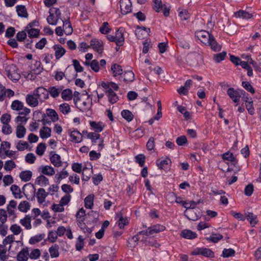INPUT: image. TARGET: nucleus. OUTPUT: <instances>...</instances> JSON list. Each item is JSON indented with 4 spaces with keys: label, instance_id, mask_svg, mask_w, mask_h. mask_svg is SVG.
<instances>
[{
    "label": "nucleus",
    "instance_id": "obj_16",
    "mask_svg": "<svg viewBox=\"0 0 261 261\" xmlns=\"http://www.w3.org/2000/svg\"><path fill=\"white\" fill-rule=\"evenodd\" d=\"M171 163V160L169 158H166L161 161L157 160V166L161 169L166 170L169 168L170 164Z\"/></svg>",
    "mask_w": 261,
    "mask_h": 261
},
{
    "label": "nucleus",
    "instance_id": "obj_46",
    "mask_svg": "<svg viewBox=\"0 0 261 261\" xmlns=\"http://www.w3.org/2000/svg\"><path fill=\"white\" fill-rule=\"evenodd\" d=\"M18 210L20 212H27L30 208V203L27 201H21L18 206Z\"/></svg>",
    "mask_w": 261,
    "mask_h": 261
},
{
    "label": "nucleus",
    "instance_id": "obj_3",
    "mask_svg": "<svg viewBox=\"0 0 261 261\" xmlns=\"http://www.w3.org/2000/svg\"><path fill=\"white\" fill-rule=\"evenodd\" d=\"M195 34L198 39L205 45L209 42L210 39L213 36L208 32L203 30L196 32Z\"/></svg>",
    "mask_w": 261,
    "mask_h": 261
},
{
    "label": "nucleus",
    "instance_id": "obj_25",
    "mask_svg": "<svg viewBox=\"0 0 261 261\" xmlns=\"http://www.w3.org/2000/svg\"><path fill=\"white\" fill-rule=\"evenodd\" d=\"M51 163L55 167H60L62 165V162L60 156L56 153H54L50 158Z\"/></svg>",
    "mask_w": 261,
    "mask_h": 261
},
{
    "label": "nucleus",
    "instance_id": "obj_36",
    "mask_svg": "<svg viewBox=\"0 0 261 261\" xmlns=\"http://www.w3.org/2000/svg\"><path fill=\"white\" fill-rule=\"evenodd\" d=\"M85 133H86L88 138L91 139L93 144L97 143L100 137L99 134L96 133H88L87 132H85Z\"/></svg>",
    "mask_w": 261,
    "mask_h": 261
},
{
    "label": "nucleus",
    "instance_id": "obj_18",
    "mask_svg": "<svg viewBox=\"0 0 261 261\" xmlns=\"http://www.w3.org/2000/svg\"><path fill=\"white\" fill-rule=\"evenodd\" d=\"M236 17L242 18L244 19H248L253 17L252 13H249L246 11L240 10L234 13Z\"/></svg>",
    "mask_w": 261,
    "mask_h": 261
},
{
    "label": "nucleus",
    "instance_id": "obj_34",
    "mask_svg": "<svg viewBox=\"0 0 261 261\" xmlns=\"http://www.w3.org/2000/svg\"><path fill=\"white\" fill-rule=\"evenodd\" d=\"M31 221V217L29 215H27L23 219L20 220V223L27 229H30L32 228Z\"/></svg>",
    "mask_w": 261,
    "mask_h": 261
},
{
    "label": "nucleus",
    "instance_id": "obj_42",
    "mask_svg": "<svg viewBox=\"0 0 261 261\" xmlns=\"http://www.w3.org/2000/svg\"><path fill=\"white\" fill-rule=\"evenodd\" d=\"M94 196L90 195L87 196L85 199V206L87 208L91 209L93 206Z\"/></svg>",
    "mask_w": 261,
    "mask_h": 261
},
{
    "label": "nucleus",
    "instance_id": "obj_4",
    "mask_svg": "<svg viewBox=\"0 0 261 261\" xmlns=\"http://www.w3.org/2000/svg\"><path fill=\"white\" fill-rule=\"evenodd\" d=\"M120 6L122 14L125 15L132 11V3L130 0H120Z\"/></svg>",
    "mask_w": 261,
    "mask_h": 261
},
{
    "label": "nucleus",
    "instance_id": "obj_60",
    "mask_svg": "<svg viewBox=\"0 0 261 261\" xmlns=\"http://www.w3.org/2000/svg\"><path fill=\"white\" fill-rule=\"evenodd\" d=\"M136 161L141 167L144 165L145 156L143 154H140L135 156Z\"/></svg>",
    "mask_w": 261,
    "mask_h": 261
},
{
    "label": "nucleus",
    "instance_id": "obj_23",
    "mask_svg": "<svg viewBox=\"0 0 261 261\" xmlns=\"http://www.w3.org/2000/svg\"><path fill=\"white\" fill-rule=\"evenodd\" d=\"M180 236L188 239H193L197 237V234L190 230L185 229L181 232Z\"/></svg>",
    "mask_w": 261,
    "mask_h": 261
},
{
    "label": "nucleus",
    "instance_id": "obj_35",
    "mask_svg": "<svg viewBox=\"0 0 261 261\" xmlns=\"http://www.w3.org/2000/svg\"><path fill=\"white\" fill-rule=\"evenodd\" d=\"M90 126L95 130L96 132L100 133L103 128L104 125L102 122H96L95 121H91L90 123Z\"/></svg>",
    "mask_w": 261,
    "mask_h": 261
},
{
    "label": "nucleus",
    "instance_id": "obj_9",
    "mask_svg": "<svg viewBox=\"0 0 261 261\" xmlns=\"http://www.w3.org/2000/svg\"><path fill=\"white\" fill-rule=\"evenodd\" d=\"M90 46L99 54H101L103 51L102 42L96 39H92L90 41Z\"/></svg>",
    "mask_w": 261,
    "mask_h": 261
},
{
    "label": "nucleus",
    "instance_id": "obj_64",
    "mask_svg": "<svg viewBox=\"0 0 261 261\" xmlns=\"http://www.w3.org/2000/svg\"><path fill=\"white\" fill-rule=\"evenodd\" d=\"M26 31H22L17 33L16 37L19 42H22L25 40L27 37Z\"/></svg>",
    "mask_w": 261,
    "mask_h": 261
},
{
    "label": "nucleus",
    "instance_id": "obj_14",
    "mask_svg": "<svg viewBox=\"0 0 261 261\" xmlns=\"http://www.w3.org/2000/svg\"><path fill=\"white\" fill-rule=\"evenodd\" d=\"M29 251L28 248H23L17 255L18 261H27L28 259Z\"/></svg>",
    "mask_w": 261,
    "mask_h": 261
},
{
    "label": "nucleus",
    "instance_id": "obj_40",
    "mask_svg": "<svg viewBox=\"0 0 261 261\" xmlns=\"http://www.w3.org/2000/svg\"><path fill=\"white\" fill-rule=\"evenodd\" d=\"M61 96L64 100H70L72 97V91L69 89H66L62 92Z\"/></svg>",
    "mask_w": 261,
    "mask_h": 261
},
{
    "label": "nucleus",
    "instance_id": "obj_50",
    "mask_svg": "<svg viewBox=\"0 0 261 261\" xmlns=\"http://www.w3.org/2000/svg\"><path fill=\"white\" fill-rule=\"evenodd\" d=\"M47 114L53 122L57 121L59 119L58 115L57 112L53 109H48L47 110Z\"/></svg>",
    "mask_w": 261,
    "mask_h": 261
},
{
    "label": "nucleus",
    "instance_id": "obj_21",
    "mask_svg": "<svg viewBox=\"0 0 261 261\" xmlns=\"http://www.w3.org/2000/svg\"><path fill=\"white\" fill-rule=\"evenodd\" d=\"M70 137L71 138V140L75 143H80L82 141V135L77 130H73L71 132Z\"/></svg>",
    "mask_w": 261,
    "mask_h": 261
},
{
    "label": "nucleus",
    "instance_id": "obj_54",
    "mask_svg": "<svg viewBox=\"0 0 261 261\" xmlns=\"http://www.w3.org/2000/svg\"><path fill=\"white\" fill-rule=\"evenodd\" d=\"M222 159L231 162H237L236 158L233 156L232 153L227 152L222 154Z\"/></svg>",
    "mask_w": 261,
    "mask_h": 261
},
{
    "label": "nucleus",
    "instance_id": "obj_26",
    "mask_svg": "<svg viewBox=\"0 0 261 261\" xmlns=\"http://www.w3.org/2000/svg\"><path fill=\"white\" fill-rule=\"evenodd\" d=\"M26 131V128L24 126L21 124H18L17 126L16 129V137L19 139L23 138L25 135Z\"/></svg>",
    "mask_w": 261,
    "mask_h": 261
},
{
    "label": "nucleus",
    "instance_id": "obj_39",
    "mask_svg": "<svg viewBox=\"0 0 261 261\" xmlns=\"http://www.w3.org/2000/svg\"><path fill=\"white\" fill-rule=\"evenodd\" d=\"M11 107L13 110L20 111L23 109V104L18 100H15L12 102Z\"/></svg>",
    "mask_w": 261,
    "mask_h": 261
},
{
    "label": "nucleus",
    "instance_id": "obj_10",
    "mask_svg": "<svg viewBox=\"0 0 261 261\" xmlns=\"http://www.w3.org/2000/svg\"><path fill=\"white\" fill-rule=\"evenodd\" d=\"M25 100L27 104L31 107H36L39 103L37 98L32 93L27 95Z\"/></svg>",
    "mask_w": 261,
    "mask_h": 261
},
{
    "label": "nucleus",
    "instance_id": "obj_43",
    "mask_svg": "<svg viewBox=\"0 0 261 261\" xmlns=\"http://www.w3.org/2000/svg\"><path fill=\"white\" fill-rule=\"evenodd\" d=\"M236 253V251L232 248L224 249L222 251L221 256L224 258H228L229 257L234 256Z\"/></svg>",
    "mask_w": 261,
    "mask_h": 261
},
{
    "label": "nucleus",
    "instance_id": "obj_41",
    "mask_svg": "<svg viewBox=\"0 0 261 261\" xmlns=\"http://www.w3.org/2000/svg\"><path fill=\"white\" fill-rule=\"evenodd\" d=\"M36 182L40 186H46L49 184L48 179L43 175L38 176L36 180Z\"/></svg>",
    "mask_w": 261,
    "mask_h": 261
},
{
    "label": "nucleus",
    "instance_id": "obj_8",
    "mask_svg": "<svg viewBox=\"0 0 261 261\" xmlns=\"http://www.w3.org/2000/svg\"><path fill=\"white\" fill-rule=\"evenodd\" d=\"M92 100L88 97L86 100L79 103L78 108L83 112H86L90 110Z\"/></svg>",
    "mask_w": 261,
    "mask_h": 261
},
{
    "label": "nucleus",
    "instance_id": "obj_38",
    "mask_svg": "<svg viewBox=\"0 0 261 261\" xmlns=\"http://www.w3.org/2000/svg\"><path fill=\"white\" fill-rule=\"evenodd\" d=\"M59 246L55 244L49 248V252L51 257H57L59 255Z\"/></svg>",
    "mask_w": 261,
    "mask_h": 261
},
{
    "label": "nucleus",
    "instance_id": "obj_33",
    "mask_svg": "<svg viewBox=\"0 0 261 261\" xmlns=\"http://www.w3.org/2000/svg\"><path fill=\"white\" fill-rule=\"evenodd\" d=\"M111 70L113 72L114 76L123 74V69L122 67L118 64H114L112 65Z\"/></svg>",
    "mask_w": 261,
    "mask_h": 261
},
{
    "label": "nucleus",
    "instance_id": "obj_32",
    "mask_svg": "<svg viewBox=\"0 0 261 261\" xmlns=\"http://www.w3.org/2000/svg\"><path fill=\"white\" fill-rule=\"evenodd\" d=\"M62 89L57 88L56 87H50L47 90L48 94H50L51 96L54 98L58 97L61 93Z\"/></svg>",
    "mask_w": 261,
    "mask_h": 261
},
{
    "label": "nucleus",
    "instance_id": "obj_27",
    "mask_svg": "<svg viewBox=\"0 0 261 261\" xmlns=\"http://www.w3.org/2000/svg\"><path fill=\"white\" fill-rule=\"evenodd\" d=\"M32 172L29 170L23 171L20 172L19 177L24 181H29L32 177Z\"/></svg>",
    "mask_w": 261,
    "mask_h": 261
},
{
    "label": "nucleus",
    "instance_id": "obj_15",
    "mask_svg": "<svg viewBox=\"0 0 261 261\" xmlns=\"http://www.w3.org/2000/svg\"><path fill=\"white\" fill-rule=\"evenodd\" d=\"M16 11L19 17L28 18L29 16L27 9L23 5H17L16 7Z\"/></svg>",
    "mask_w": 261,
    "mask_h": 261
},
{
    "label": "nucleus",
    "instance_id": "obj_63",
    "mask_svg": "<svg viewBox=\"0 0 261 261\" xmlns=\"http://www.w3.org/2000/svg\"><path fill=\"white\" fill-rule=\"evenodd\" d=\"M16 167V164L13 161H7L5 162L4 168L7 171H10Z\"/></svg>",
    "mask_w": 261,
    "mask_h": 261
},
{
    "label": "nucleus",
    "instance_id": "obj_5",
    "mask_svg": "<svg viewBox=\"0 0 261 261\" xmlns=\"http://www.w3.org/2000/svg\"><path fill=\"white\" fill-rule=\"evenodd\" d=\"M190 65L192 66H196L199 64V62L202 60V57L199 53H193L188 58Z\"/></svg>",
    "mask_w": 261,
    "mask_h": 261
},
{
    "label": "nucleus",
    "instance_id": "obj_48",
    "mask_svg": "<svg viewBox=\"0 0 261 261\" xmlns=\"http://www.w3.org/2000/svg\"><path fill=\"white\" fill-rule=\"evenodd\" d=\"M150 229L153 234L155 233H159L164 231L165 229V226L160 224H156L150 227Z\"/></svg>",
    "mask_w": 261,
    "mask_h": 261
},
{
    "label": "nucleus",
    "instance_id": "obj_13",
    "mask_svg": "<svg viewBox=\"0 0 261 261\" xmlns=\"http://www.w3.org/2000/svg\"><path fill=\"white\" fill-rule=\"evenodd\" d=\"M48 194V193L46 192L45 190L43 188H39L36 193L38 202L39 203H42L44 202Z\"/></svg>",
    "mask_w": 261,
    "mask_h": 261
},
{
    "label": "nucleus",
    "instance_id": "obj_31",
    "mask_svg": "<svg viewBox=\"0 0 261 261\" xmlns=\"http://www.w3.org/2000/svg\"><path fill=\"white\" fill-rule=\"evenodd\" d=\"M51 129L48 127H43L40 130V136L42 139L49 138L51 135Z\"/></svg>",
    "mask_w": 261,
    "mask_h": 261
},
{
    "label": "nucleus",
    "instance_id": "obj_55",
    "mask_svg": "<svg viewBox=\"0 0 261 261\" xmlns=\"http://www.w3.org/2000/svg\"><path fill=\"white\" fill-rule=\"evenodd\" d=\"M45 148L46 145L45 143H39L36 148V152L39 155H42L44 153Z\"/></svg>",
    "mask_w": 261,
    "mask_h": 261
},
{
    "label": "nucleus",
    "instance_id": "obj_28",
    "mask_svg": "<svg viewBox=\"0 0 261 261\" xmlns=\"http://www.w3.org/2000/svg\"><path fill=\"white\" fill-rule=\"evenodd\" d=\"M41 169V172L47 176H51L55 173L54 169L49 166H42Z\"/></svg>",
    "mask_w": 261,
    "mask_h": 261
},
{
    "label": "nucleus",
    "instance_id": "obj_44",
    "mask_svg": "<svg viewBox=\"0 0 261 261\" xmlns=\"http://www.w3.org/2000/svg\"><path fill=\"white\" fill-rule=\"evenodd\" d=\"M121 116L128 122L131 121L134 118V115L132 113L127 110H123L121 112Z\"/></svg>",
    "mask_w": 261,
    "mask_h": 261
},
{
    "label": "nucleus",
    "instance_id": "obj_57",
    "mask_svg": "<svg viewBox=\"0 0 261 261\" xmlns=\"http://www.w3.org/2000/svg\"><path fill=\"white\" fill-rule=\"evenodd\" d=\"M59 110L64 114H67L70 111V106L66 103H62L60 105Z\"/></svg>",
    "mask_w": 261,
    "mask_h": 261
},
{
    "label": "nucleus",
    "instance_id": "obj_58",
    "mask_svg": "<svg viewBox=\"0 0 261 261\" xmlns=\"http://www.w3.org/2000/svg\"><path fill=\"white\" fill-rule=\"evenodd\" d=\"M223 238L222 235L220 234H213L207 239L213 243H217Z\"/></svg>",
    "mask_w": 261,
    "mask_h": 261
},
{
    "label": "nucleus",
    "instance_id": "obj_24",
    "mask_svg": "<svg viewBox=\"0 0 261 261\" xmlns=\"http://www.w3.org/2000/svg\"><path fill=\"white\" fill-rule=\"evenodd\" d=\"M106 92L108 94L109 101L111 103H114L118 100L117 95L111 88L106 90Z\"/></svg>",
    "mask_w": 261,
    "mask_h": 261
},
{
    "label": "nucleus",
    "instance_id": "obj_62",
    "mask_svg": "<svg viewBox=\"0 0 261 261\" xmlns=\"http://www.w3.org/2000/svg\"><path fill=\"white\" fill-rule=\"evenodd\" d=\"M10 229L15 235L19 234L21 231L20 226L16 224L12 225Z\"/></svg>",
    "mask_w": 261,
    "mask_h": 261
},
{
    "label": "nucleus",
    "instance_id": "obj_59",
    "mask_svg": "<svg viewBox=\"0 0 261 261\" xmlns=\"http://www.w3.org/2000/svg\"><path fill=\"white\" fill-rule=\"evenodd\" d=\"M202 255L210 258L214 257V253L210 249L206 248H202Z\"/></svg>",
    "mask_w": 261,
    "mask_h": 261
},
{
    "label": "nucleus",
    "instance_id": "obj_12",
    "mask_svg": "<svg viewBox=\"0 0 261 261\" xmlns=\"http://www.w3.org/2000/svg\"><path fill=\"white\" fill-rule=\"evenodd\" d=\"M53 48L55 51V55L57 59L61 58L66 53L65 48L59 44L55 45Z\"/></svg>",
    "mask_w": 261,
    "mask_h": 261
},
{
    "label": "nucleus",
    "instance_id": "obj_20",
    "mask_svg": "<svg viewBox=\"0 0 261 261\" xmlns=\"http://www.w3.org/2000/svg\"><path fill=\"white\" fill-rule=\"evenodd\" d=\"M90 167H84L83 169V180L88 181L91 177L93 173L92 166L90 165Z\"/></svg>",
    "mask_w": 261,
    "mask_h": 261
},
{
    "label": "nucleus",
    "instance_id": "obj_6",
    "mask_svg": "<svg viewBox=\"0 0 261 261\" xmlns=\"http://www.w3.org/2000/svg\"><path fill=\"white\" fill-rule=\"evenodd\" d=\"M184 215L190 220L196 221L199 217L200 214H197L195 209H188L185 210Z\"/></svg>",
    "mask_w": 261,
    "mask_h": 261
},
{
    "label": "nucleus",
    "instance_id": "obj_7",
    "mask_svg": "<svg viewBox=\"0 0 261 261\" xmlns=\"http://www.w3.org/2000/svg\"><path fill=\"white\" fill-rule=\"evenodd\" d=\"M123 29H119L116 32L115 39L116 40V44L117 46H121L123 45L124 41V37L123 34Z\"/></svg>",
    "mask_w": 261,
    "mask_h": 261
},
{
    "label": "nucleus",
    "instance_id": "obj_1",
    "mask_svg": "<svg viewBox=\"0 0 261 261\" xmlns=\"http://www.w3.org/2000/svg\"><path fill=\"white\" fill-rule=\"evenodd\" d=\"M17 67L14 64L7 65L5 68L6 74L12 81H17L20 77Z\"/></svg>",
    "mask_w": 261,
    "mask_h": 261
},
{
    "label": "nucleus",
    "instance_id": "obj_30",
    "mask_svg": "<svg viewBox=\"0 0 261 261\" xmlns=\"http://www.w3.org/2000/svg\"><path fill=\"white\" fill-rule=\"evenodd\" d=\"M64 33L66 35H70L72 33V28L69 20H62Z\"/></svg>",
    "mask_w": 261,
    "mask_h": 261
},
{
    "label": "nucleus",
    "instance_id": "obj_61",
    "mask_svg": "<svg viewBox=\"0 0 261 261\" xmlns=\"http://www.w3.org/2000/svg\"><path fill=\"white\" fill-rule=\"evenodd\" d=\"M110 30L109 27V23L107 22H105L99 29V31L101 34H107L110 32Z\"/></svg>",
    "mask_w": 261,
    "mask_h": 261
},
{
    "label": "nucleus",
    "instance_id": "obj_51",
    "mask_svg": "<svg viewBox=\"0 0 261 261\" xmlns=\"http://www.w3.org/2000/svg\"><path fill=\"white\" fill-rule=\"evenodd\" d=\"M101 86L105 88L106 90L111 88L112 90L113 89L114 90L117 91L119 89L118 85L113 82H110L108 84L103 83L101 84Z\"/></svg>",
    "mask_w": 261,
    "mask_h": 261
},
{
    "label": "nucleus",
    "instance_id": "obj_37",
    "mask_svg": "<svg viewBox=\"0 0 261 261\" xmlns=\"http://www.w3.org/2000/svg\"><path fill=\"white\" fill-rule=\"evenodd\" d=\"M51 11L53 10H50L49 15L47 18V21L49 24L55 25L57 24L59 19H57L56 16H55L54 13H52Z\"/></svg>",
    "mask_w": 261,
    "mask_h": 261
},
{
    "label": "nucleus",
    "instance_id": "obj_49",
    "mask_svg": "<svg viewBox=\"0 0 261 261\" xmlns=\"http://www.w3.org/2000/svg\"><path fill=\"white\" fill-rule=\"evenodd\" d=\"M45 237L44 234H40L31 237L29 240V243L31 244H35L42 240Z\"/></svg>",
    "mask_w": 261,
    "mask_h": 261
},
{
    "label": "nucleus",
    "instance_id": "obj_2",
    "mask_svg": "<svg viewBox=\"0 0 261 261\" xmlns=\"http://www.w3.org/2000/svg\"><path fill=\"white\" fill-rule=\"evenodd\" d=\"M32 93L40 102H42L48 98L47 90L42 87H38Z\"/></svg>",
    "mask_w": 261,
    "mask_h": 261
},
{
    "label": "nucleus",
    "instance_id": "obj_19",
    "mask_svg": "<svg viewBox=\"0 0 261 261\" xmlns=\"http://www.w3.org/2000/svg\"><path fill=\"white\" fill-rule=\"evenodd\" d=\"M208 42L206 45H210L213 50L214 51H219L221 50V46L217 42L213 36Z\"/></svg>",
    "mask_w": 261,
    "mask_h": 261
},
{
    "label": "nucleus",
    "instance_id": "obj_45",
    "mask_svg": "<svg viewBox=\"0 0 261 261\" xmlns=\"http://www.w3.org/2000/svg\"><path fill=\"white\" fill-rule=\"evenodd\" d=\"M25 31L29 35L30 38H37L39 35V30L36 29H28V27H26Z\"/></svg>",
    "mask_w": 261,
    "mask_h": 261
},
{
    "label": "nucleus",
    "instance_id": "obj_11",
    "mask_svg": "<svg viewBox=\"0 0 261 261\" xmlns=\"http://www.w3.org/2000/svg\"><path fill=\"white\" fill-rule=\"evenodd\" d=\"M227 93L233 102H237L239 101L241 95L238 91L234 90L233 88H230L227 90Z\"/></svg>",
    "mask_w": 261,
    "mask_h": 261
},
{
    "label": "nucleus",
    "instance_id": "obj_53",
    "mask_svg": "<svg viewBox=\"0 0 261 261\" xmlns=\"http://www.w3.org/2000/svg\"><path fill=\"white\" fill-rule=\"evenodd\" d=\"M22 190L23 191V192H24L25 190L30 191V192L33 194V196H34L35 194V187H34V185L31 183H28L24 185L22 188ZM24 194L27 196L25 193H24Z\"/></svg>",
    "mask_w": 261,
    "mask_h": 261
},
{
    "label": "nucleus",
    "instance_id": "obj_17",
    "mask_svg": "<svg viewBox=\"0 0 261 261\" xmlns=\"http://www.w3.org/2000/svg\"><path fill=\"white\" fill-rule=\"evenodd\" d=\"M116 218L118 219V224L120 228L122 229L124 227L125 225H126L128 221L126 218H124L121 212H118L116 213Z\"/></svg>",
    "mask_w": 261,
    "mask_h": 261
},
{
    "label": "nucleus",
    "instance_id": "obj_22",
    "mask_svg": "<svg viewBox=\"0 0 261 261\" xmlns=\"http://www.w3.org/2000/svg\"><path fill=\"white\" fill-rule=\"evenodd\" d=\"M246 216L247 219L250 222L252 227H254L258 223L257 215L253 213L248 212L246 214Z\"/></svg>",
    "mask_w": 261,
    "mask_h": 261
},
{
    "label": "nucleus",
    "instance_id": "obj_29",
    "mask_svg": "<svg viewBox=\"0 0 261 261\" xmlns=\"http://www.w3.org/2000/svg\"><path fill=\"white\" fill-rule=\"evenodd\" d=\"M10 189L15 198H21L22 196L21 194L20 189L18 186L13 185L11 186Z\"/></svg>",
    "mask_w": 261,
    "mask_h": 261
},
{
    "label": "nucleus",
    "instance_id": "obj_47",
    "mask_svg": "<svg viewBox=\"0 0 261 261\" xmlns=\"http://www.w3.org/2000/svg\"><path fill=\"white\" fill-rule=\"evenodd\" d=\"M135 79L134 73L132 71H125L123 74V81L125 82H133Z\"/></svg>",
    "mask_w": 261,
    "mask_h": 261
},
{
    "label": "nucleus",
    "instance_id": "obj_56",
    "mask_svg": "<svg viewBox=\"0 0 261 261\" xmlns=\"http://www.w3.org/2000/svg\"><path fill=\"white\" fill-rule=\"evenodd\" d=\"M177 110L180 113L184 115V117L186 119L188 120L190 118V113L187 110L186 108L185 107H182L181 106H178L177 107Z\"/></svg>",
    "mask_w": 261,
    "mask_h": 261
},
{
    "label": "nucleus",
    "instance_id": "obj_52",
    "mask_svg": "<svg viewBox=\"0 0 261 261\" xmlns=\"http://www.w3.org/2000/svg\"><path fill=\"white\" fill-rule=\"evenodd\" d=\"M226 56V52L223 51L221 53L214 55L213 59L216 63H219L225 59Z\"/></svg>",
    "mask_w": 261,
    "mask_h": 261
}]
</instances>
